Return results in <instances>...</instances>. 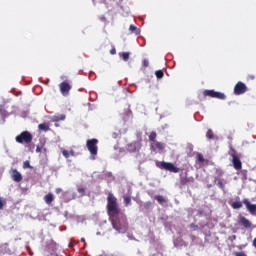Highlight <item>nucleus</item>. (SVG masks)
Masks as SVG:
<instances>
[{
    "label": "nucleus",
    "mask_w": 256,
    "mask_h": 256,
    "mask_svg": "<svg viewBox=\"0 0 256 256\" xmlns=\"http://www.w3.org/2000/svg\"><path fill=\"white\" fill-rule=\"evenodd\" d=\"M106 209L113 229L118 233H127L129 229L127 216L121 214V209H119V205L117 204V198L111 192L107 196Z\"/></svg>",
    "instance_id": "obj_1"
},
{
    "label": "nucleus",
    "mask_w": 256,
    "mask_h": 256,
    "mask_svg": "<svg viewBox=\"0 0 256 256\" xmlns=\"http://www.w3.org/2000/svg\"><path fill=\"white\" fill-rule=\"evenodd\" d=\"M154 199L160 204L163 205L164 203H167V200L165 199V197L161 196V195H156L154 197Z\"/></svg>",
    "instance_id": "obj_18"
},
{
    "label": "nucleus",
    "mask_w": 256,
    "mask_h": 256,
    "mask_svg": "<svg viewBox=\"0 0 256 256\" xmlns=\"http://www.w3.org/2000/svg\"><path fill=\"white\" fill-rule=\"evenodd\" d=\"M99 143V140H97V138H93V139H88L86 141V146L88 151L92 154V155H97L98 151H99V147H97Z\"/></svg>",
    "instance_id": "obj_5"
},
{
    "label": "nucleus",
    "mask_w": 256,
    "mask_h": 256,
    "mask_svg": "<svg viewBox=\"0 0 256 256\" xmlns=\"http://www.w3.org/2000/svg\"><path fill=\"white\" fill-rule=\"evenodd\" d=\"M15 141L16 143H25L26 145H30V143L33 142V134H31V132L29 131H23L22 133L16 136Z\"/></svg>",
    "instance_id": "obj_3"
},
{
    "label": "nucleus",
    "mask_w": 256,
    "mask_h": 256,
    "mask_svg": "<svg viewBox=\"0 0 256 256\" xmlns=\"http://www.w3.org/2000/svg\"><path fill=\"white\" fill-rule=\"evenodd\" d=\"M129 55H130L129 52H122L120 54V57L123 59V61H129Z\"/></svg>",
    "instance_id": "obj_24"
},
{
    "label": "nucleus",
    "mask_w": 256,
    "mask_h": 256,
    "mask_svg": "<svg viewBox=\"0 0 256 256\" xmlns=\"http://www.w3.org/2000/svg\"><path fill=\"white\" fill-rule=\"evenodd\" d=\"M142 65H143V67H145V68L149 67V59L145 58V59L142 61Z\"/></svg>",
    "instance_id": "obj_29"
},
{
    "label": "nucleus",
    "mask_w": 256,
    "mask_h": 256,
    "mask_svg": "<svg viewBox=\"0 0 256 256\" xmlns=\"http://www.w3.org/2000/svg\"><path fill=\"white\" fill-rule=\"evenodd\" d=\"M204 97H211L212 99H220L221 101H225L227 96L223 92H217L215 90H204Z\"/></svg>",
    "instance_id": "obj_4"
},
{
    "label": "nucleus",
    "mask_w": 256,
    "mask_h": 256,
    "mask_svg": "<svg viewBox=\"0 0 256 256\" xmlns=\"http://www.w3.org/2000/svg\"><path fill=\"white\" fill-rule=\"evenodd\" d=\"M190 229H192L193 231H197V229H199V226L196 225L195 223L190 224Z\"/></svg>",
    "instance_id": "obj_30"
},
{
    "label": "nucleus",
    "mask_w": 256,
    "mask_h": 256,
    "mask_svg": "<svg viewBox=\"0 0 256 256\" xmlns=\"http://www.w3.org/2000/svg\"><path fill=\"white\" fill-rule=\"evenodd\" d=\"M190 239H192V241H195V239H197V236H196V235L191 234V235H190Z\"/></svg>",
    "instance_id": "obj_37"
},
{
    "label": "nucleus",
    "mask_w": 256,
    "mask_h": 256,
    "mask_svg": "<svg viewBox=\"0 0 256 256\" xmlns=\"http://www.w3.org/2000/svg\"><path fill=\"white\" fill-rule=\"evenodd\" d=\"M33 167L29 163V160L24 161L23 163V169H32Z\"/></svg>",
    "instance_id": "obj_27"
},
{
    "label": "nucleus",
    "mask_w": 256,
    "mask_h": 256,
    "mask_svg": "<svg viewBox=\"0 0 256 256\" xmlns=\"http://www.w3.org/2000/svg\"><path fill=\"white\" fill-rule=\"evenodd\" d=\"M228 155L232 157V164L234 169H236V171H240V169L243 168V163H241V157L239 156L237 150H235L233 147H230Z\"/></svg>",
    "instance_id": "obj_2"
},
{
    "label": "nucleus",
    "mask_w": 256,
    "mask_h": 256,
    "mask_svg": "<svg viewBox=\"0 0 256 256\" xmlns=\"http://www.w3.org/2000/svg\"><path fill=\"white\" fill-rule=\"evenodd\" d=\"M194 182H195V179L193 177L189 178L185 176L180 178V185H183V186L189 185V183H194Z\"/></svg>",
    "instance_id": "obj_15"
},
{
    "label": "nucleus",
    "mask_w": 256,
    "mask_h": 256,
    "mask_svg": "<svg viewBox=\"0 0 256 256\" xmlns=\"http://www.w3.org/2000/svg\"><path fill=\"white\" fill-rule=\"evenodd\" d=\"M232 209H241L243 207V202L235 201L231 204Z\"/></svg>",
    "instance_id": "obj_20"
},
{
    "label": "nucleus",
    "mask_w": 256,
    "mask_h": 256,
    "mask_svg": "<svg viewBox=\"0 0 256 256\" xmlns=\"http://www.w3.org/2000/svg\"><path fill=\"white\" fill-rule=\"evenodd\" d=\"M38 129H40V131H49V125L45 123L39 124Z\"/></svg>",
    "instance_id": "obj_22"
},
{
    "label": "nucleus",
    "mask_w": 256,
    "mask_h": 256,
    "mask_svg": "<svg viewBox=\"0 0 256 256\" xmlns=\"http://www.w3.org/2000/svg\"><path fill=\"white\" fill-rule=\"evenodd\" d=\"M12 179L16 183H20V181H23V176H21V173L17 171V169L12 170Z\"/></svg>",
    "instance_id": "obj_13"
},
{
    "label": "nucleus",
    "mask_w": 256,
    "mask_h": 256,
    "mask_svg": "<svg viewBox=\"0 0 256 256\" xmlns=\"http://www.w3.org/2000/svg\"><path fill=\"white\" fill-rule=\"evenodd\" d=\"M235 256H247L245 252H235Z\"/></svg>",
    "instance_id": "obj_33"
},
{
    "label": "nucleus",
    "mask_w": 256,
    "mask_h": 256,
    "mask_svg": "<svg viewBox=\"0 0 256 256\" xmlns=\"http://www.w3.org/2000/svg\"><path fill=\"white\" fill-rule=\"evenodd\" d=\"M62 155L63 157H65V159H69V157H75V151L74 150H63L62 151Z\"/></svg>",
    "instance_id": "obj_16"
},
{
    "label": "nucleus",
    "mask_w": 256,
    "mask_h": 256,
    "mask_svg": "<svg viewBox=\"0 0 256 256\" xmlns=\"http://www.w3.org/2000/svg\"><path fill=\"white\" fill-rule=\"evenodd\" d=\"M139 149H141V143L139 142H132L127 145V151H129V153H136Z\"/></svg>",
    "instance_id": "obj_11"
},
{
    "label": "nucleus",
    "mask_w": 256,
    "mask_h": 256,
    "mask_svg": "<svg viewBox=\"0 0 256 256\" xmlns=\"http://www.w3.org/2000/svg\"><path fill=\"white\" fill-rule=\"evenodd\" d=\"M59 87H60V93L64 97H67V95H69V91H71V84H69V82L67 81H63L62 83H60Z\"/></svg>",
    "instance_id": "obj_8"
},
{
    "label": "nucleus",
    "mask_w": 256,
    "mask_h": 256,
    "mask_svg": "<svg viewBox=\"0 0 256 256\" xmlns=\"http://www.w3.org/2000/svg\"><path fill=\"white\" fill-rule=\"evenodd\" d=\"M65 117V114L56 115L53 116L52 121H54L55 123H58V121H65Z\"/></svg>",
    "instance_id": "obj_17"
},
{
    "label": "nucleus",
    "mask_w": 256,
    "mask_h": 256,
    "mask_svg": "<svg viewBox=\"0 0 256 256\" xmlns=\"http://www.w3.org/2000/svg\"><path fill=\"white\" fill-rule=\"evenodd\" d=\"M148 139L151 143H155L157 141V132H151Z\"/></svg>",
    "instance_id": "obj_19"
},
{
    "label": "nucleus",
    "mask_w": 256,
    "mask_h": 256,
    "mask_svg": "<svg viewBox=\"0 0 256 256\" xmlns=\"http://www.w3.org/2000/svg\"><path fill=\"white\" fill-rule=\"evenodd\" d=\"M36 153H41V147L40 146H37Z\"/></svg>",
    "instance_id": "obj_38"
},
{
    "label": "nucleus",
    "mask_w": 256,
    "mask_h": 256,
    "mask_svg": "<svg viewBox=\"0 0 256 256\" xmlns=\"http://www.w3.org/2000/svg\"><path fill=\"white\" fill-rule=\"evenodd\" d=\"M123 199H124L125 206L129 207V205H131V196L125 195V196H123Z\"/></svg>",
    "instance_id": "obj_21"
},
{
    "label": "nucleus",
    "mask_w": 256,
    "mask_h": 256,
    "mask_svg": "<svg viewBox=\"0 0 256 256\" xmlns=\"http://www.w3.org/2000/svg\"><path fill=\"white\" fill-rule=\"evenodd\" d=\"M248 77H249V79H255L256 78L255 75H249Z\"/></svg>",
    "instance_id": "obj_39"
},
{
    "label": "nucleus",
    "mask_w": 256,
    "mask_h": 256,
    "mask_svg": "<svg viewBox=\"0 0 256 256\" xmlns=\"http://www.w3.org/2000/svg\"><path fill=\"white\" fill-rule=\"evenodd\" d=\"M244 93H247V85L243 82H238L234 86V95H243Z\"/></svg>",
    "instance_id": "obj_7"
},
{
    "label": "nucleus",
    "mask_w": 256,
    "mask_h": 256,
    "mask_svg": "<svg viewBox=\"0 0 256 256\" xmlns=\"http://www.w3.org/2000/svg\"><path fill=\"white\" fill-rule=\"evenodd\" d=\"M81 241H82L83 243H85V238H82Z\"/></svg>",
    "instance_id": "obj_40"
},
{
    "label": "nucleus",
    "mask_w": 256,
    "mask_h": 256,
    "mask_svg": "<svg viewBox=\"0 0 256 256\" xmlns=\"http://www.w3.org/2000/svg\"><path fill=\"white\" fill-rule=\"evenodd\" d=\"M110 53H111V55H116L117 50H116L115 48H112V49L110 50Z\"/></svg>",
    "instance_id": "obj_35"
},
{
    "label": "nucleus",
    "mask_w": 256,
    "mask_h": 256,
    "mask_svg": "<svg viewBox=\"0 0 256 256\" xmlns=\"http://www.w3.org/2000/svg\"><path fill=\"white\" fill-rule=\"evenodd\" d=\"M206 137L207 139H215V134L213 133V130L208 129L207 133H206Z\"/></svg>",
    "instance_id": "obj_23"
},
{
    "label": "nucleus",
    "mask_w": 256,
    "mask_h": 256,
    "mask_svg": "<svg viewBox=\"0 0 256 256\" xmlns=\"http://www.w3.org/2000/svg\"><path fill=\"white\" fill-rule=\"evenodd\" d=\"M160 169H164L165 171H169L170 173H179V168L175 166L171 162H161L159 165Z\"/></svg>",
    "instance_id": "obj_6"
},
{
    "label": "nucleus",
    "mask_w": 256,
    "mask_h": 256,
    "mask_svg": "<svg viewBox=\"0 0 256 256\" xmlns=\"http://www.w3.org/2000/svg\"><path fill=\"white\" fill-rule=\"evenodd\" d=\"M63 189L61 188H56L55 193H57V195H59V193H62Z\"/></svg>",
    "instance_id": "obj_36"
},
{
    "label": "nucleus",
    "mask_w": 256,
    "mask_h": 256,
    "mask_svg": "<svg viewBox=\"0 0 256 256\" xmlns=\"http://www.w3.org/2000/svg\"><path fill=\"white\" fill-rule=\"evenodd\" d=\"M5 206V201L0 199V210H3V207Z\"/></svg>",
    "instance_id": "obj_34"
},
{
    "label": "nucleus",
    "mask_w": 256,
    "mask_h": 256,
    "mask_svg": "<svg viewBox=\"0 0 256 256\" xmlns=\"http://www.w3.org/2000/svg\"><path fill=\"white\" fill-rule=\"evenodd\" d=\"M155 75H156L157 79H163V77L165 76V74L163 73V70H157L155 72Z\"/></svg>",
    "instance_id": "obj_25"
},
{
    "label": "nucleus",
    "mask_w": 256,
    "mask_h": 256,
    "mask_svg": "<svg viewBox=\"0 0 256 256\" xmlns=\"http://www.w3.org/2000/svg\"><path fill=\"white\" fill-rule=\"evenodd\" d=\"M243 205H245L247 211L250 213V215L256 216V204H251L249 199H244L242 201Z\"/></svg>",
    "instance_id": "obj_9"
},
{
    "label": "nucleus",
    "mask_w": 256,
    "mask_h": 256,
    "mask_svg": "<svg viewBox=\"0 0 256 256\" xmlns=\"http://www.w3.org/2000/svg\"><path fill=\"white\" fill-rule=\"evenodd\" d=\"M77 191L82 195V197L85 196V188H78Z\"/></svg>",
    "instance_id": "obj_31"
},
{
    "label": "nucleus",
    "mask_w": 256,
    "mask_h": 256,
    "mask_svg": "<svg viewBox=\"0 0 256 256\" xmlns=\"http://www.w3.org/2000/svg\"><path fill=\"white\" fill-rule=\"evenodd\" d=\"M152 151H163L165 149V144L162 142H153L150 145Z\"/></svg>",
    "instance_id": "obj_12"
},
{
    "label": "nucleus",
    "mask_w": 256,
    "mask_h": 256,
    "mask_svg": "<svg viewBox=\"0 0 256 256\" xmlns=\"http://www.w3.org/2000/svg\"><path fill=\"white\" fill-rule=\"evenodd\" d=\"M44 201L46 205H53V202L55 201V196L53 193H48L44 196Z\"/></svg>",
    "instance_id": "obj_14"
},
{
    "label": "nucleus",
    "mask_w": 256,
    "mask_h": 256,
    "mask_svg": "<svg viewBox=\"0 0 256 256\" xmlns=\"http://www.w3.org/2000/svg\"><path fill=\"white\" fill-rule=\"evenodd\" d=\"M197 161L199 163H205V158L203 157V154H201V153L197 154Z\"/></svg>",
    "instance_id": "obj_26"
},
{
    "label": "nucleus",
    "mask_w": 256,
    "mask_h": 256,
    "mask_svg": "<svg viewBox=\"0 0 256 256\" xmlns=\"http://www.w3.org/2000/svg\"><path fill=\"white\" fill-rule=\"evenodd\" d=\"M129 29L132 33H134V31H137V27L135 25H130Z\"/></svg>",
    "instance_id": "obj_32"
},
{
    "label": "nucleus",
    "mask_w": 256,
    "mask_h": 256,
    "mask_svg": "<svg viewBox=\"0 0 256 256\" xmlns=\"http://www.w3.org/2000/svg\"><path fill=\"white\" fill-rule=\"evenodd\" d=\"M238 223L239 225H241V227H244V229H251V227H253V223H251L250 220L247 219L245 216L240 215Z\"/></svg>",
    "instance_id": "obj_10"
},
{
    "label": "nucleus",
    "mask_w": 256,
    "mask_h": 256,
    "mask_svg": "<svg viewBox=\"0 0 256 256\" xmlns=\"http://www.w3.org/2000/svg\"><path fill=\"white\" fill-rule=\"evenodd\" d=\"M217 185L222 191H225V184L223 183V181L219 180Z\"/></svg>",
    "instance_id": "obj_28"
}]
</instances>
